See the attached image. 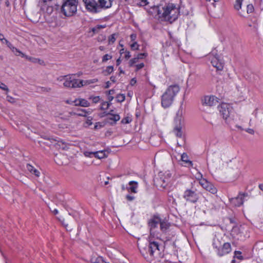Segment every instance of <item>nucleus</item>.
I'll list each match as a JSON object with an SVG mask.
<instances>
[{
    "label": "nucleus",
    "mask_w": 263,
    "mask_h": 263,
    "mask_svg": "<svg viewBox=\"0 0 263 263\" xmlns=\"http://www.w3.org/2000/svg\"><path fill=\"white\" fill-rule=\"evenodd\" d=\"M15 51L16 52V53L15 54L17 55H18L20 54H21L23 57H25L26 59H27V60H28L29 61H31V62H32L33 63H39L40 64H42V63H43V61H42L41 60L39 59L32 58V57H29L28 56L25 55L24 54L22 53L19 50H18L16 48H15Z\"/></svg>",
    "instance_id": "nucleus-18"
},
{
    "label": "nucleus",
    "mask_w": 263,
    "mask_h": 263,
    "mask_svg": "<svg viewBox=\"0 0 263 263\" xmlns=\"http://www.w3.org/2000/svg\"><path fill=\"white\" fill-rule=\"evenodd\" d=\"M148 54L146 52L139 53L137 55V58L139 59H143L147 56Z\"/></svg>",
    "instance_id": "nucleus-43"
},
{
    "label": "nucleus",
    "mask_w": 263,
    "mask_h": 263,
    "mask_svg": "<svg viewBox=\"0 0 263 263\" xmlns=\"http://www.w3.org/2000/svg\"><path fill=\"white\" fill-rule=\"evenodd\" d=\"M118 36V33H113L111 35H110V36H109L108 37V44L109 45L113 44L115 42Z\"/></svg>",
    "instance_id": "nucleus-24"
},
{
    "label": "nucleus",
    "mask_w": 263,
    "mask_h": 263,
    "mask_svg": "<svg viewBox=\"0 0 263 263\" xmlns=\"http://www.w3.org/2000/svg\"><path fill=\"white\" fill-rule=\"evenodd\" d=\"M139 45L137 42H132L130 44V47L133 50H138L139 49Z\"/></svg>",
    "instance_id": "nucleus-34"
},
{
    "label": "nucleus",
    "mask_w": 263,
    "mask_h": 263,
    "mask_svg": "<svg viewBox=\"0 0 263 263\" xmlns=\"http://www.w3.org/2000/svg\"><path fill=\"white\" fill-rule=\"evenodd\" d=\"M121 58L120 57L116 61L117 65L119 66L121 64Z\"/></svg>",
    "instance_id": "nucleus-56"
},
{
    "label": "nucleus",
    "mask_w": 263,
    "mask_h": 263,
    "mask_svg": "<svg viewBox=\"0 0 263 263\" xmlns=\"http://www.w3.org/2000/svg\"><path fill=\"white\" fill-rule=\"evenodd\" d=\"M243 1V0H236L234 4V8L236 10L239 11L241 9Z\"/></svg>",
    "instance_id": "nucleus-31"
},
{
    "label": "nucleus",
    "mask_w": 263,
    "mask_h": 263,
    "mask_svg": "<svg viewBox=\"0 0 263 263\" xmlns=\"http://www.w3.org/2000/svg\"><path fill=\"white\" fill-rule=\"evenodd\" d=\"M110 82L109 81H107L106 83V85H105V88H108L110 87Z\"/></svg>",
    "instance_id": "nucleus-58"
},
{
    "label": "nucleus",
    "mask_w": 263,
    "mask_h": 263,
    "mask_svg": "<svg viewBox=\"0 0 263 263\" xmlns=\"http://www.w3.org/2000/svg\"><path fill=\"white\" fill-rule=\"evenodd\" d=\"M93 263H104V261L102 257H97L95 261H93Z\"/></svg>",
    "instance_id": "nucleus-49"
},
{
    "label": "nucleus",
    "mask_w": 263,
    "mask_h": 263,
    "mask_svg": "<svg viewBox=\"0 0 263 263\" xmlns=\"http://www.w3.org/2000/svg\"><path fill=\"white\" fill-rule=\"evenodd\" d=\"M89 99L91 100L94 103H98L100 100L99 96H90Z\"/></svg>",
    "instance_id": "nucleus-37"
},
{
    "label": "nucleus",
    "mask_w": 263,
    "mask_h": 263,
    "mask_svg": "<svg viewBox=\"0 0 263 263\" xmlns=\"http://www.w3.org/2000/svg\"><path fill=\"white\" fill-rule=\"evenodd\" d=\"M98 81V79L97 78L90 79V80H81V87H82L84 86L89 85L95 83L97 82Z\"/></svg>",
    "instance_id": "nucleus-22"
},
{
    "label": "nucleus",
    "mask_w": 263,
    "mask_h": 263,
    "mask_svg": "<svg viewBox=\"0 0 263 263\" xmlns=\"http://www.w3.org/2000/svg\"><path fill=\"white\" fill-rule=\"evenodd\" d=\"M115 92V90L114 89H111V90H109L108 91V95H113Z\"/></svg>",
    "instance_id": "nucleus-54"
},
{
    "label": "nucleus",
    "mask_w": 263,
    "mask_h": 263,
    "mask_svg": "<svg viewBox=\"0 0 263 263\" xmlns=\"http://www.w3.org/2000/svg\"><path fill=\"white\" fill-rule=\"evenodd\" d=\"M120 119V117L118 114H113L111 113L108 114L107 119L109 121H112L110 124H115L117 121H119Z\"/></svg>",
    "instance_id": "nucleus-19"
},
{
    "label": "nucleus",
    "mask_w": 263,
    "mask_h": 263,
    "mask_svg": "<svg viewBox=\"0 0 263 263\" xmlns=\"http://www.w3.org/2000/svg\"><path fill=\"white\" fill-rule=\"evenodd\" d=\"M161 5L154 6L151 7L148 10V12L155 17H158L159 18L161 19V15L162 13Z\"/></svg>",
    "instance_id": "nucleus-15"
},
{
    "label": "nucleus",
    "mask_w": 263,
    "mask_h": 263,
    "mask_svg": "<svg viewBox=\"0 0 263 263\" xmlns=\"http://www.w3.org/2000/svg\"><path fill=\"white\" fill-rule=\"evenodd\" d=\"M172 175L173 172L170 170L159 172L156 182L157 185L164 189L170 182Z\"/></svg>",
    "instance_id": "nucleus-7"
},
{
    "label": "nucleus",
    "mask_w": 263,
    "mask_h": 263,
    "mask_svg": "<svg viewBox=\"0 0 263 263\" xmlns=\"http://www.w3.org/2000/svg\"><path fill=\"white\" fill-rule=\"evenodd\" d=\"M124 57L126 60H128L131 57L130 52L128 50H126L123 54Z\"/></svg>",
    "instance_id": "nucleus-46"
},
{
    "label": "nucleus",
    "mask_w": 263,
    "mask_h": 263,
    "mask_svg": "<svg viewBox=\"0 0 263 263\" xmlns=\"http://www.w3.org/2000/svg\"><path fill=\"white\" fill-rule=\"evenodd\" d=\"M209 56L212 66L216 68L217 70H222L224 63L221 57L214 53H212Z\"/></svg>",
    "instance_id": "nucleus-10"
},
{
    "label": "nucleus",
    "mask_w": 263,
    "mask_h": 263,
    "mask_svg": "<svg viewBox=\"0 0 263 263\" xmlns=\"http://www.w3.org/2000/svg\"><path fill=\"white\" fill-rule=\"evenodd\" d=\"M108 99L111 101L114 99V97L111 95H108Z\"/></svg>",
    "instance_id": "nucleus-60"
},
{
    "label": "nucleus",
    "mask_w": 263,
    "mask_h": 263,
    "mask_svg": "<svg viewBox=\"0 0 263 263\" xmlns=\"http://www.w3.org/2000/svg\"><path fill=\"white\" fill-rule=\"evenodd\" d=\"M76 105H80L83 107H88L90 105V103L88 101L84 99H79L75 101Z\"/></svg>",
    "instance_id": "nucleus-20"
},
{
    "label": "nucleus",
    "mask_w": 263,
    "mask_h": 263,
    "mask_svg": "<svg viewBox=\"0 0 263 263\" xmlns=\"http://www.w3.org/2000/svg\"><path fill=\"white\" fill-rule=\"evenodd\" d=\"M109 103L107 102H104L102 104L101 109H107L109 107Z\"/></svg>",
    "instance_id": "nucleus-47"
},
{
    "label": "nucleus",
    "mask_w": 263,
    "mask_h": 263,
    "mask_svg": "<svg viewBox=\"0 0 263 263\" xmlns=\"http://www.w3.org/2000/svg\"><path fill=\"white\" fill-rule=\"evenodd\" d=\"M53 213L56 215L58 214V211L57 209H54L53 211Z\"/></svg>",
    "instance_id": "nucleus-63"
},
{
    "label": "nucleus",
    "mask_w": 263,
    "mask_h": 263,
    "mask_svg": "<svg viewBox=\"0 0 263 263\" xmlns=\"http://www.w3.org/2000/svg\"><path fill=\"white\" fill-rule=\"evenodd\" d=\"M5 4H6V5L8 7L9 6V2L8 1H7L6 2H5Z\"/></svg>",
    "instance_id": "nucleus-64"
},
{
    "label": "nucleus",
    "mask_w": 263,
    "mask_h": 263,
    "mask_svg": "<svg viewBox=\"0 0 263 263\" xmlns=\"http://www.w3.org/2000/svg\"><path fill=\"white\" fill-rule=\"evenodd\" d=\"M207 2H211L212 4H214L216 2H218L220 0H206Z\"/></svg>",
    "instance_id": "nucleus-57"
},
{
    "label": "nucleus",
    "mask_w": 263,
    "mask_h": 263,
    "mask_svg": "<svg viewBox=\"0 0 263 263\" xmlns=\"http://www.w3.org/2000/svg\"><path fill=\"white\" fill-rule=\"evenodd\" d=\"M219 110L222 118L226 120L230 116L232 110V107L226 103H222L219 107Z\"/></svg>",
    "instance_id": "nucleus-14"
},
{
    "label": "nucleus",
    "mask_w": 263,
    "mask_h": 263,
    "mask_svg": "<svg viewBox=\"0 0 263 263\" xmlns=\"http://www.w3.org/2000/svg\"><path fill=\"white\" fill-rule=\"evenodd\" d=\"M86 9L92 13H97L102 9L111 7L112 0H83Z\"/></svg>",
    "instance_id": "nucleus-1"
},
{
    "label": "nucleus",
    "mask_w": 263,
    "mask_h": 263,
    "mask_svg": "<svg viewBox=\"0 0 263 263\" xmlns=\"http://www.w3.org/2000/svg\"><path fill=\"white\" fill-rule=\"evenodd\" d=\"M254 11V7L252 4H249L247 5V11L248 13L253 12Z\"/></svg>",
    "instance_id": "nucleus-41"
},
{
    "label": "nucleus",
    "mask_w": 263,
    "mask_h": 263,
    "mask_svg": "<svg viewBox=\"0 0 263 263\" xmlns=\"http://www.w3.org/2000/svg\"><path fill=\"white\" fill-rule=\"evenodd\" d=\"M148 241V251L151 256H153L155 253H158L160 249L163 248V240L161 238L160 235H149Z\"/></svg>",
    "instance_id": "nucleus-5"
},
{
    "label": "nucleus",
    "mask_w": 263,
    "mask_h": 263,
    "mask_svg": "<svg viewBox=\"0 0 263 263\" xmlns=\"http://www.w3.org/2000/svg\"><path fill=\"white\" fill-rule=\"evenodd\" d=\"M127 50H125L124 48H122V49H121L119 51V53L121 55H123L125 52Z\"/></svg>",
    "instance_id": "nucleus-53"
},
{
    "label": "nucleus",
    "mask_w": 263,
    "mask_h": 263,
    "mask_svg": "<svg viewBox=\"0 0 263 263\" xmlns=\"http://www.w3.org/2000/svg\"><path fill=\"white\" fill-rule=\"evenodd\" d=\"M160 222L161 218L157 216H154L149 220L148 224L150 230L149 235L154 236L157 234L160 235L159 233L157 232L156 229L160 225L159 223Z\"/></svg>",
    "instance_id": "nucleus-11"
},
{
    "label": "nucleus",
    "mask_w": 263,
    "mask_h": 263,
    "mask_svg": "<svg viewBox=\"0 0 263 263\" xmlns=\"http://www.w3.org/2000/svg\"><path fill=\"white\" fill-rule=\"evenodd\" d=\"M78 2L75 0H63L61 11L64 15L70 17L74 15L77 11Z\"/></svg>",
    "instance_id": "nucleus-6"
},
{
    "label": "nucleus",
    "mask_w": 263,
    "mask_h": 263,
    "mask_svg": "<svg viewBox=\"0 0 263 263\" xmlns=\"http://www.w3.org/2000/svg\"><path fill=\"white\" fill-rule=\"evenodd\" d=\"M259 188L260 189V190H261L262 191H263V184H259Z\"/></svg>",
    "instance_id": "nucleus-62"
},
{
    "label": "nucleus",
    "mask_w": 263,
    "mask_h": 263,
    "mask_svg": "<svg viewBox=\"0 0 263 263\" xmlns=\"http://www.w3.org/2000/svg\"><path fill=\"white\" fill-rule=\"evenodd\" d=\"M181 160L184 162L186 164L189 165H192V162L189 160L188 156L186 153H183L181 155Z\"/></svg>",
    "instance_id": "nucleus-26"
},
{
    "label": "nucleus",
    "mask_w": 263,
    "mask_h": 263,
    "mask_svg": "<svg viewBox=\"0 0 263 263\" xmlns=\"http://www.w3.org/2000/svg\"><path fill=\"white\" fill-rule=\"evenodd\" d=\"M95 152H89V151H85L84 152V155L86 157H92V156H94Z\"/></svg>",
    "instance_id": "nucleus-42"
},
{
    "label": "nucleus",
    "mask_w": 263,
    "mask_h": 263,
    "mask_svg": "<svg viewBox=\"0 0 263 263\" xmlns=\"http://www.w3.org/2000/svg\"><path fill=\"white\" fill-rule=\"evenodd\" d=\"M99 50L101 51H103L105 49V47L103 46H101L99 47Z\"/></svg>",
    "instance_id": "nucleus-61"
},
{
    "label": "nucleus",
    "mask_w": 263,
    "mask_h": 263,
    "mask_svg": "<svg viewBox=\"0 0 263 263\" xmlns=\"http://www.w3.org/2000/svg\"><path fill=\"white\" fill-rule=\"evenodd\" d=\"M57 80L59 82H63V86L66 88H81V80L76 79L74 74L60 76L58 78Z\"/></svg>",
    "instance_id": "nucleus-4"
},
{
    "label": "nucleus",
    "mask_w": 263,
    "mask_h": 263,
    "mask_svg": "<svg viewBox=\"0 0 263 263\" xmlns=\"http://www.w3.org/2000/svg\"><path fill=\"white\" fill-rule=\"evenodd\" d=\"M0 40L3 43H6L8 44L9 42L4 37V35L2 34H0Z\"/></svg>",
    "instance_id": "nucleus-48"
},
{
    "label": "nucleus",
    "mask_w": 263,
    "mask_h": 263,
    "mask_svg": "<svg viewBox=\"0 0 263 263\" xmlns=\"http://www.w3.org/2000/svg\"><path fill=\"white\" fill-rule=\"evenodd\" d=\"M0 88L3 90L7 91V92L9 91V88L4 83L0 81Z\"/></svg>",
    "instance_id": "nucleus-40"
},
{
    "label": "nucleus",
    "mask_w": 263,
    "mask_h": 263,
    "mask_svg": "<svg viewBox=\"0 0 263 263\" xmlns=\"http://www.w3.org/2000/svg\"><path fill=\"white\" fill-rule=\"evenodd\" d=\"M129 186L126 187V190L130 193H137L138 192V183L135 181H130L128 182Z\"/></svg>",
    "instance_id": "nucleus-17"
},
{
    "label": "nucleus",
    "mask_w": 263,
    "mask_h": 263,
    "mask_svg": "<svg viewBox=\"0 0 263 263\" xmlns=\"http://www.w3.org/2000/svg\"><path fill=\"white\" fill-rule=\"evenodd\" d=\"M134 67H135V71H137L140 69L143 68L144 67V64L143 63H140L135 65Z\"/></svg>",
    "instance_id": "nucleus-39"
},
{
    "label": "nucleus",
    "mask_w": 263,
    "mask_h": 263,
    "mask_svg": "<svg viewBox=\"0 0 263 263\" xmlns=\"http://www.w3.org/2000/svg\"><path fill=\"white\" fill-rule=\"evenodd\" d=\"M196 179L199 180V182H200V179H205L202 178V175L201 173L198 172L196 176Z\"/></svg>",
    "instance_id": "nucleus-51"
},
{
    "label": "nucleus",
    "mask_w": 263,
    "mask_h": 263,
    "mask_svg": "<svg viewBox=\"0 0 263 263\" xmlns=\"http://www.w3.org/2000/svg\"><path fill=\"white\" fill-rule=\"evenodd\" d=\"M174 132L175 133L177 137H181L182 134L181 131V127L180 126V125L176 126L174 128Z\"/></svg>",
    "instance_id": "nucleus-27"
},
{
    "label": "nucleus",
    "mask_w": 263,
    "mask_h": 263,
    "mask_svg": "<svg viewBox=\"0 0 263 263\" xmlns=\"http://www.w3.org/2000/svg\"><path fill=\"white\" fill-rule=\"evenodd\" d=\"M94 157L97 158H98L99 159L104 158L106 157L105 151H99L95 152Z\"/></svg>",
    "instance_id": "nucleus-23"
},
{
    "label": "nucleus",
    "mask_w": 263,
    "mask_h": 263,
    "mask_svg": "<svg viewBox=\"0 0 263 263\" xmlns=\"http://www.w3.org/2000/svg\"><path fill=\"white\" fill-rule=\"evenodd\" d=\"M90 112V111H87L85 109H80V110H78L76 112H74V114L79 116H84V117H85L86 116L87 114Z\"/></svg>",
    "instance_id": "nucleus-30"
},
{
    "label": "nucleus",
    "mask_w": 263,
    "mask_h": 263,
    "mask_svg": "<svg viewBox=\"0 0 263 263\" xmlns=\"http://www.w3.org/2000/svg\"><path fill=\"white\" fill-rule=\"evenodd\" d=\"M106 27V25H97L91 29V31L94 33H98L100 30L105 28Z\"/></svg>",
    "instance_id": "nucleus-25"
},
{
    "label": "nucleus",
    "mask_w": 263,
    "mask_h": 263,
    "mask_svg": "<svg viewBox=\"0 0 263 263\" xmlns=\"http://www.w3.org/2000/svg\"><path fill=\"white\" fill-rule=\"evenodd\" d=\"M159 224V226L160 227V230L163 232H165L169 227L168 224L166 222L162 221L161 220V222Z\"/></svg>",
    "instance_id": "nucleus-28"
},
{
    "label": "nucleus",
    "mask_w": 263,
    "mask_h": 263,
    "mask_svg": "<svg viewBox=\"0 0 263 263\" xmlns=\"http://www.w3.org/2000/svg\"><path fill=\"white\" fill-rule=\"evenodd\" d=\"M199 184L204 189L213 194H215L217 192V190L215 186L206 179H200Z\"/></svg>",
    "instance_id": "nucleus-13"
},
{
    "label": "nucleus",
    "mask_w": 263,
    "mask_h": 263,
    "mask_svg": "<svg viewBox=\"0 0 263 263\" xmlns=\"http://www.w3.org/2000/svg\"><path fill=\"white\" fill-rule=\"evenodd\" d=\"M234 257L240 260L243 259V257L241 256V252L239 251H235L234 252Z\"/></svg>",
    "instance_id": "nucleus-38"
},
{
    "label": "nucleus",
    "mask_w": 263,
    "mask_h": 263,
    "mask_svg": "<svg viewBox=\"0 0 263 263\" xmlns=\"http://www.w3.org/2000/svg\"><path fill=\"white\" fill-rule=\"evenodd\" d=\"M6 99L8 102L11 103H14L15 102V99L9 95L7 96Z\"/></svg>",
    "instance_id": "nucleus-44"
},
{
    "label": "nucleus",
    "mask_w": 263,
    "mask_h": 263,
    "mask_svg": "<svg viewBox=\"0 0 263 263\" xmlns=\"http://www.w3.org/2000/svg\"><path fill=\"white\" fill-rule=\"evenodd\" d=\"M27 169L30 173L34 174L36 177H39L40 175V172L30 164L27 165Z\"/></svg>",
    "instance_id": "nucleus-21"
},
{
    "label": "nucleus",
    "mask_w": 263,
    "mask_h": 263,
    "mask_svg": "<svg viewBox=\"0 0 263 263\" xmlns=\"http://www.w3.org/2000/svg\"><path fill=\"white\" fill-rule=\"evenodd\" d=\"M248 197L247 193H240L236 197L231 199L230 201L232 204L235 206H240L243 203L245 200Z\"/></svg>",
    "instance_id": "nucleus-12"
},
{
    "label": "nucleus",
    "mask_w": 263,
    "mask_h": 263,
    "mask_svg": "<svg viewBox=\"0 0 263 263\" xmlns=\"http://www.w3.org/2000/svg\"><path fill=\"white\" fill-rule=\"evenodd\" d=\"M213 246L214 248L216 249L217 253L220 256L226 255L232 251L230 243L225 242L221 246L220 241L218 239H214Z\"/></svg>",
    "instance_id": "nucleus-8"
},
{
    "label": "nucleus",
    "mask_w": 263,
    "mask_h": 263,
    "mask_svg": "<svg viewBox=\"0 0 263 263\" xmlns=\"http://www.w3.org/2000/svg\"><path fill=\"white\" fill-rule=\"evenodd\" d=\"M139 59L137 57H134L130 59L128 62V65L129 67H134L135 65L137 64V63L138 62Z\"/></svg>",
    "instance_id": "nucleus-29"
},
{
    "label": "nucleus",
    "mask_w": 263,
    "mask_h": 263,
    "mask_svg": "<svg viewBox=\"0 0 263 263\" xmlns=\"http://www.w3.org/2000/svg\"><path fill=\"white\" fill-rule=\"evenodd\" d=\"M132 121V116H126L123 118L121 120L122 124H128Z\"/></svg>",
    "instance_id": "nucleus-32"
},
{
    "label": "nucleus",
    "mask_w": 263,
    "mask_h": 263,
    "mask_svg": "<svg viewBox=\"0 0 263 263\" xmlns=\"http://www.w3.org/2000/svg\"><path fill=\"white\" fill-rule=\"evenodd\" d=\"M130 39L132 42H136L137 34L136 33H132L130 35Z\"/></svg>",
    "instance_id": "nucleus-50"
},
{
    "label": "nucleus",
    "mask_w": 263,
    "mask_h": 263,
    "mask_svg": "<svg viewBox=\"0 0 263 263\" xmlns=\"http://www.w3.org/2000/svg\"><path fill=\"white\" fill-rule=\"evenodd\" d=\"M161 20L172 23L176 21L179 15V7L176 4L168 3L162 7Z\"/></svg>",
    "instance_id": "nucleus-2"
},
{
    "label": "nucleus",
    "mask_w": 263,
    "mask_h": 263,
    "mask_svg": "<svg viewBox=\"0 0 263 263\" xmlns=\"http://www.w3.org/2000/svg\"><path fill=\"white\" fill-rule=\"evenodd\" d=\"M183 197L186 202L192 203H196L199 198L198 194L195 191L189 189L184 191Z\"/></svg>",
    "instance_id": "nucleus-9"
},
{
    "label": "nucleus",
    "mask_w": 263,
    "mask_h": 263,
    "mask_svg": "<svg viewBox=\"0 0 263 263\" xmlns=\"http://www.w3.org/2000/svg\"><path fill=\"white\" fill-rule=\"evenodd\" d=\"M218 102V99L214 96H205L203 100L204 104L210 106L215 105Z\"/></svg>",
    "instance_id": "nucleus-16"
},
{
    "label": "nucleus",
    "mask_w": 263,
    "mask_h": 263,
    "mask_svg": "<svg viewBox=\"0 0 263 263\" xmlns=\"http://www.w3.org/2000/svg\"><path fill=\"white\" fill-rule=\"evenodd\" d=\"M125 198L129 201H133L135 199V196L129 194L126 195Z\"/></svg>",
    "instance_id": "nucleus-45"
},
{
    "label": "nucleus",
    "mask_w": 263,
    "mask_h": 263,
    "mask_svg": "<svg viewBox=\"0 0 263 263\" xmlns=\"http://www.w3.org/2000/svg\"><path fill=\"white\" fill-rule=\"evenodd\" d=\"M180 91V87L175 84L170 86L161 96V105L163 108L169 107Z\"/></svg>",
    "instance_id": "nucleus-3"
},
{
    "label": "nucleus",
    "mask_w": 263,
    "mask_h": 263,
    "mask_svg": "<svg viewBox=\"0 0 263 263\" xmlns=\"http://www.w3.org/2000/svg\"><path fill=\"white\" fill-rule=\"evenodd\" d=\"M246 132H247L248 133L251 134V135H254V130L252 128H247L245 129Z\"/></svg>",
    "instance_id": "nucleus-52"
},
{
    "label": "nucleus",
    "mask_w": 263,
    "mask_h": 263,
    "mask_svg": "<svg viewBox=\"0 0 263 263\" xmlns=\"http://www.w3.org/2000/svg\"><path fill=\"white\" fill-rule=\"evenodd\" d=\"M112 59V55L109 54H106L103 56L102 58V62L103 63L106 62L108 60Z\"/></svg>",
    "instance_id": "nucleus-35"
},
{
    "label": "nucleus",
    "mask_w": 263,
    "mask_h": 263,
    "mask_svg": "<svg viewBox=\"0 0 263 263\" xmlns=\"http://www.w3.org/2000/svg\"><path fill=\"white\" fill-rule=\"evenodd\" d=\"M125 97L123 94H119L117 96V100L118 102H122L125 100Z\"/></svg>",
    "instance_id": "nucleus-36"
},
{
    "label": "nucleus",
    "mask_w": 263,
    "mask_h": 263,
    "mask_svg": "<svg viewBox=\"0 0 263 263\" xmlns=\"http://www.w3.org/2000/svg\"><path fill=\"white\" fill-rule=\"evenodd\" d=\"M91 120H92V119H91V118L90 119H87V123L89 125H91V124H92Z\"/></svg>",
    "instance_id": "nucleus-59"
},
{
    "label": "nucleus",
    "mask_w": 263,
    "mask_h": 263,
    "mask_svg": "<svg viewBox=\"0 0 263 263\" xmlns=\"http://www.w3.org/2000/svg\"><path fill=\"white\" fill-rule=\"evenodd\" d=\"M136 83V80L135 79V78L132 79L130 81V84L132 85H134Z\"/></svg>",
    "instance_id": "nucleus-55"
},
{
    "label": "nucleus",
    "mask_w": 263,
    "mask_h": 263,
    "mask_svg": "<svg viewBox=\"0 0 263 263\" xmlns=\"http://www.w3.org/2000/svg\"><path fill=\"white\" fill-rule=\"evenodd\" d=\"M114 71V67L112 66H108L104 70L103 72L105 75H108L112 73Z\"/></svg>",
    "instance_id": "nucleus-33"
}]
</instances>
